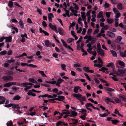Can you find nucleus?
I'll return each mask as SVG.
<instances>
[{"label":"nucleus","mask_w":126,"mask_h":126,"mask_svg":"<svg viewBox=\"0 0 126 126\" xmlns=\"http://www.w3.org/2000/svg\"><path fill=\"white\" fill-rule=\"evenodd\" d=\"M83 69L84 71L86 72L87 73L89 72V67H83Z\"/></svg>","instance_id":"45"},{"label":"nucleus","mask_w":126,"mask_h":126,"mask_svg":"<svg viewBox=\"0 0 126 126\" xmlns=\"http://www.w3.org/2000/svg\"><path fill=\"white\" fill-rule=\"evenodd\" d=\"M13 2L12 1H9L8 5V6L10 8H12L13 7Z\"/></svg>","instance_id":"38"},{"label":"nucleus","mask_w":126,"mask_h":126,"mask_svg":"<svg viewBox=\"0 0 126 126\" xmlns=\"http://www.w3.org/2000/svg\"><path fill=\"white\" fill-rule=\"evenodd\" d=\"M66 65L64 64H62L61 65V67H62V69L63 70H64L65 71H66Z\"/></svg>","instance_id":"29"},{"label":"nucleus","mask_w":126,"mask_h":126,"mask_svg":"<svg viewBox=\"0 0 126 126\" xmlns=\"http://www.w3.org/2000/svg\"><path fill=\"white\" fill-rule=\"evenodd\" d=\"M113 11L115 14H116L119 13V10L115 8H114L113 9Z\"/></svg>","instance_id":"33"},{"label":"nucleus","mask_w":126,"mask_h":126,"mask_svg":"<svg viewBox=\"0 0 126 126\" xmlns=\"http://www.w3.org/2000/svg\"><path fill=\"white\" fill-rule=\"evenodd\" d=\"M99 114V116L102 117H104L108 116V113H105L103 114Z\"/></svg>","instance_id":"30"},{"label":"nucleus","mask_w":126,"mask_h":126,"mask_svg":"<svg viewBox=\"0 0 126 126\" xmlns=\"http://www.w3.org/2000/svg\"><path fill=\"white\" fill-rule=\"evenodd\" d=\"M123 37L121 36H118L116 39V40L115 41L116 43H120L121 41V40L122 39Z\"/></svg>","instance_id":"11"},{"label":"nucleus","mask_w":126,"mask_h":126,"mask_svg":"<svg viewBox=\"0 0 126 126\" xmlns=\"http://www.w3.org/2000/svg\"><path fill=\"white\" fill-rule=\"evenodd\" d=\"M80 87L79 86H75L73 89V91L75 93H78V90L80 88Z\"/></svg>","instance_id":"14"},{"label":"nucleus","mask_w":126,"mask_h":126,"mask_svg":"<svg viewBox=\"0 0 126 126\" xmlns=\"http://www.w3.org/2000/svg\"><path fill=\"white\" fill-rule=\"evenodd\" d=\"M21 36L22 38V39L20 40L23 43L25 42V38L24 37L23 34H21Z\"/></svg>","instance_id":"46"},{"label":"nucleus","mask_w":126,"mask_h":126,"mask_svg":"<svg viewBox=\"0 0 126 126\" xmlns=\"http://www.w3.org/2000/svg\"><path fill=\"white\" fill-rule=\"evenodd\" d=\"M116 67L119 68L118 71L121 74V75L126 76V68L121 69L122 68L121 67L118 66L117 65H116Z\"/></svg>","instance_id":"2"},{"label":"nucleus","mask_w":126,"mask_h":126,"mask_svg":"<svg viewBox=\"0 0 126 126\" xmlns=\"http://www.w3.org/2000/svg\"><path fill=\"white\" fill-rule=\"evenodd\" d=\"M7 53V51L5 50L1 51L0 52V55H3L6 54Z\"/></svg>","instance_id":"36"},{"label":"nucleus","mask_w":126,"mask_h":126,"mask_svg":"<svg viewBox=\"0 0 126 126\" xmlns=\"http://www.w3.org/2000/svg\"><path fill=\"white\" fill-rule=\"evenodd\" d=\"M109 26L107 25H105L104 28H102V29H104V30H106L108 29L109 28Z\"/></svg>","instance_id":"63"},{"label":"nucleus","mask_w":126,"mask_h":126,"mask_svg":"<svg viewBox=\"0 0 126 126\" xmlns=\"http://www.w3.org/2000/svg\"><path fill=\"white\" fill-rule=\"evenodd\" d=\"M64 11L66 12L65 14L68 17H70V15L69 13V10H64Z\"/></svg>","instance_id":"41"},{"label":"nucleus","mask_w":126,"mask_h":126,"mask_svg":"<svg viewBox=\"0 0 126 126\" xmlns=\"http://www.w3.org/2000/svg\"><path fill=\"white\" fill-rule=\"evenodd\" d=\"M111 13V12H107L106 13V15L107 17L109 18L110 17V15Z\"/></svg>","instance_id":"47"},{"label":"nucleus","mask_w":126,"mask_h":126,"mask_svg":"<svg viewBox=\"0 0 126 126\" xmlns=\"http://www.w3.org/2000/svg\"><path fill=\"white\" fill-rule=\"evenodd\" d=\"M97 52L100 55L102 56H104L105 53L104 52L103 50L101 49L97 51Z\"/></svg>","instance_id":"10"},{"label":"nucleus","mask_w":126,"mask_h":126,"mask_svg":"<svg viewBox=\"0 0 126 126\" xmlns=\"http://www.w3.org/2000/svg\"><path fill=\"white\" fill-rule=\"evenodd\" d=\"M29 80L30 82L34 83H36L37 82L36 80L33 78H30L29 79Z\"/></svg>","instance_id":"27"},{"label":"nucleus","mask_w":126,"mask_h":126,"mask_svg":"<svg viewBox=\"0 0 126 126\" xmlns=\"http://www.w3.org/2000/svg\"><path fill=\"white\" fill-rule=\"evenodd\" d=\"M59 33L61 35L64 36L65 35V32L61 28L59 27L58 29Z\"/></svg>","instance_id":"6"},{"label":"nucleus","mask_w":126,"mask_h":126,"mask_svg":"<svg viewBox=\"0 0 126 126\" xmlns=\"http://www.w3.org/2000/svg\"><path fill=\"white\" fill-rule=\"evenodd\" d=\"M112 123L115 125H116L117 123L119 122V121L116 120H111Z\"/></svg>","instance_id":"32"},{"label":"nucleus","mask_w":126,"mask_h":126,"mask_svg":"<svg viewBox=\"0 0 126 126\" xmlns=\"http://www.w3.org/2000/svg\"><path fill=\"white\" fill-rule=\"evenodd\" d=\"M39 73L41 74L42 76L43 77H46V75L45 74L44 72V71H40L39 70Z\"/></svg>","instance_id":"37"},{"label":"nucleus","mask_w":126,"mask_h":126,"mask_svg":"<svg viewBox=\"0 0 126 126\" xmlns=\"http://www.w3.org/2000/svg\"><path fill=\"white\" fill-rule=\"evenodd\" d=\"M15 60H8L6 61V62H7L8 63H11L14 62Z\"/></svg>","instance_id":"50"},{"label":"nucleus","mask_w":126,"mask_h":126,"mask_svg":"<svg viewBox=\"0 0 126 126\" xmlns=\"http://www.w3.org/2000/svg\"><path fill=\"white\" fill-rule=\"evenodd\" d=\"M107 35L108 36L111 38L114 37L115 34L114 33L112 32L108 31L107 32Z\"/></svg>","instance_id":"8"},{"label":"nucleus","mask_w":126,"mask_h":126,"mask_svg":"<svg viewBox=\"0 0 126 126\" xmlns=\"http://www.w3.org/2000/svg\"><path fill=\"white\" fill-rule=\"evenodd\" d=\"M62 113L63 115L65 114H66L67 112V110H62Z\"/></svg>","instance_id":"62"},{"label":"nucleus","mask_w":126,"mask_h":126,"mask_svg":"<svg viewBox=\"0 0 126 126\" xmlns=\"http://www.w3.org/2000/svg\"><path fill=\"white\" fill-rule=\"evenodd\" d=\"M6 39L5 41L8 42H10L12 41V36H9L8 37H5Z\"/></svg>","instance_id":"20"},{"label":"nucleus","mask_w":126,"mask_h":126,"mask_svg":"<svg viewBox=\"0 0 126 126\" xmlns=\"http://www.w3.org/2000/svg\"><path fill=\"white\" fill-rule=\"evenodd\" d=\"M105 89L108 91L109 92H115V90L112 88H110L109 87H105Z\"/></svg>","instance_id":"24"},{"label":"nucleus","mask_w":126,"mask_h":126,"mask_svg":"<svg viewBox=\"0 0 126 126\" xmlns=\"http://www.w3.org/2000/svg\"><path fill=\"white\" fill-rule=\"evenodd\" d=\"M120 54L124 58L126 57V53L120 51Z\"/></svg>","instance_id":"34"},{"label":"nucleus","mask_w":126,"mask_h":126,"mask_svg":"<svg viewBox=\"0 0 126 126\" xmlns=\"http://www.w3.org/2000/svg\"><path fill=\"white\" fill-rule=\"evenodd\" d=\"M77 115V113L74 111H72L71 112V114L69 115L70 117H72V116L74 117V116H76Z\"/></svg>","instance_id":"25"},{"label":"nucleus","mask_w":126,"mask_h":126,"mask_svg":"<svg viewBox=\"0 0 126 126\" xmlns=\"http://www.w3.org/2000/svg\"><path fill=\"white\" fill-rule=\"evenodd\" d=\"M51 91L53 92L54 93H56V94L57 93L58 91V89L57 88H55L52 90Z\"/></svg>","instance_id":"42"},{"label":"nucleus","mask_w":126,"mask_h":126,"mask_svg":"<svg viewBox=\"0 0 126 126\" xmlns=\"http://www.w3.org/2000/svg\"><path fill=\"white\" fill-rule=\"evenodd\" d=\"M13 125V123L12 121H8L7 123V126H12Z\"/></svg>","instance_id":"51"},{"label":"nucleus","mask_w":126,"mask_h":126,"mask_svg":"<svg viewBox=\"0 0 126 126\" xmlns=\"http://www.w3.org/2000/svg\"><path fill=\"white\" fill-rule=\"evenodd\" d=\"M118 63L120 66L122 68H124L125 67V63L122 61L118 60Z\"/></svg>","instance_id":"9"},{"label":"nucleus","mask_w":126,"mask_h":126,"mask_svg":"<svg viewBox=\"0 0 126 126\" xmlns=\"http://www.w3.org/2000/svg\"><path fill=\"white\" fill-rule=\"evenodd\" d=\"M6 99L4 97L2 96H0V100H2L0 101V102L1 103V104H3L5 102Z\"/></svg>","instance_id":"16"},{"label":"nucleus","mask_w":126,"mask_h":126,"mask_svg":"<svg viewBox=\"0 0 126 126\" xmlns=\"http://www.w3.org/2000/svg\"><path fill=\"white\" fill-rule=\"evenodd\" d=\"M85 106L86 108V109L87 108H88V107H91L93 109L95 108V107L92 104L90 103H86L85 104Z\"/></svg>","instance_id":"13"},{"label":"nucleus","mask_w":126,"mask_h":126,"mask_svg":"<svg viewBox=\"0 0 126 126\" xmlns=\"http://www.w3.org/2000/svg\"><path fill=\"white\" fill-rule=\"evenodd\" d=\"M109 30L111 31L112 32H116L117 30L116 29L114 28H111L109 29Z\"/></svg>","instance_id":"53"},{"label":"nucleus","mask_w":126,"mask_h":126,"mask_svg":"<svg viewBox=\"0 0 126 126\" xmlns=\"http://www.w3.org/2000/svg\"><path fill=\"white\" fill-rule=\"evenodd\" d=\"M113 20L110 18H108L107 19V22L108 23L111 24L113 22Z\"/></svg>","instance_id":"52"},{"label":"nucleus","mask_w":126,"mask_h":126,"mask_svg":"<svg viewBox=\"0 0 126 126\" xmlns=\"http://www.w3.org/2000/svg\"><path fill=\"white\" fill-rule=\"evenodd\" d=\"M28 85V83L27 82H25L21 84V85L23 87H25Z\"/></svg>","instance_id":"56"},{"label":"nucleus","mask_w":126,"mask_h":126,"mask_svg":"<svg viewBox=\"0 0 126 126\" xmlns=\"http://www.w3.org/2000/svg\"><path fill=\"white\" fill-rule=\"evenodd\" d=\"M111 99L107 97L105 98V101L107 104H109V102H110Z\"/></svg>","instance_id":"28"},{"label":"nucleus","mask_w":126,"mask_h":126,"mask_svg":"<svg viewBox=\"0 0 126 126\" xmlns=\"http://www.w3.org/2000/svg\"><path fill=\"white\" fill-rule=\"evenodd\" d=\"M107 67H111L112 68H114V63H109L108 64L106 65Z\"/></svg>","instance_id":"22"},{"label":"nucleus","mask_w":126,"mask_h":126,"mask_svg":"<svg viewBox=\"0 0 126 126\" xmlns=\"http://www.w3.org/2000/svg\"><path fill=\"white\" fill-rule=\"evenodd\" d=\"M52 56L56 58H58V55L56 53H53L52 54Z\"/></svg>","instance_id":"60"},{"label":"nucleus","mask_w":126,"mask_h":126,"mask_svg":"<svg viewBox=\"0 0 126 126\" xmlns=\"http://www.w3.org/2000/svg\"><path fill=\"white\" fill-rule=\"evenodd\" d=\"M56 125L57 126H64L68 125L67 124V123H64L61 121H59L57 123Z\"/></svg>","instance_id":"5"},{"label":"nucleus","mask_w":126,"mask_h":126,"mask_svg":"<svg viewBox=\"0 0 126 126\" xmlns=\"http://www.w3.org/2000/svg\"><path fill=\"white\" fill-rule=\"evenodd\" d=\"M92 32V30L91 29H89L87 31V33L88 35L90 34Z\"/></svg>","instance_id":"59"},{"label":"nucleus","mask_w":126,"mask_h":126,"mask_svg":"<svg viewBox=\"0 0 126 126\" xmlns=\"http://www.w3.org/2000/svg\"><path fill=\"white\" fill-rule=\"evenodd\" d=\"M73 95L79 101L82 105H83L84 104V103L83 101H86V97L85 96H82V95L79 93L78 94H73Z\"/></svg>","instance_id":"1"},{"label":"nucleus","mask_w":126,"mask_h":126,"mask_svg":"<svg viewBox=\"0 0 126 126\" xmlns=\"http://www.w3.org/2000/svg\"><path fill=\"white\" fill-rule=\"evenodd\" d=\"M97 51L99 50L100 49H101L100 47V43H98L97 45Z\"/></svg>","instance_id":"57"},{"label":"nucleus","mask_w":126,"mask_h":126,"mask_svg":"<svg viewBox=\"0 0 126 126\" xmlns=\"http://www.w3.org/2000/svg\"><path fill=\"white\" fill-rule=\"evenodd\" d=\"M18 105V104H12V108H14V110H16V108L17 106Z\"/></svg>","instance_id":"44"},{"label":"nucleus","mask_w":126,"mask_h":126,"mask_svg":"<svg viewBox=\"0 0 126 126\" xmlns=\"http://www.w3.org/2000/svg\"><path fill=\"white\" fill-rule=\"evenodd\" d=\"M110 51L113 57H117V54L115 51L112 50H110Z\"/></svg>","instance_id":"19"},{"label":"nucleus","mask_w":126,"mask_h":126,"mask_svg":"<svg viewBox=\"0 0 126 126\" xmlns=\"http://www.w3.org/2000/svg\"><path fill=\"white\" fill-rule=\"evenodd\" d=\"M11 85L10 84V82L7 83H5L4 84L3 86L5 87L9 88L10 87Z\"/></svg>","instance_id":"35"},{"label":"nucleus","mask_w":126,"mask_h":126,"mask_svg":"<svg viewBox=\"0 0 126 126\" xmlns=\"http://www.w3.org/2000/svg\"><path fill=\"white\" fill-rule=\"evenodd\" d=\"M119 97L120 98L122 99L123 101L126 102V98L125 97L122 96H119Z\"/></svg>","instance_id":"64"},{"label":"nucleus","mask_w":126,"mask_h":126,"mask_svg":"<svg viewBox=\"0 0 126 126\" xmlns=\"http://www.w3.org/2000/svg\"><path fill=\"white\" fill-rule=\"evenodd\" d=\"M41 85L43 86H45L47 88H49L50 87V85L47 84H41Z\"/></svg>","instance_id":"58"},{"label":"nucleus","mask_w":126,"mask_h":126,"mask_svg":"<svg viewBox=\"0 0 126 126\" xmlns=\"http://www.w3.org/2000/svg\"><path fill=\"white\" fill-rule=\"evenodd\" d=\"M103 12L102 11H100L97 15V18H100L101 17H103Z\"/></svg>","instance_id":"15"},{"label":"nucleus","mask_w":126,"mask_h":126,"mask_svg":"<svg viewBox=\"0 0 126 126\" xmlns=\"http://www.w3.org/2000/svg\"><path fill=\"white\" fill-rule=\"evenodd\" d=\"M72 121H73L72 123H69V125H70V126H75L78 123V121L77 120L75 119H72Z\"/></svg>","instance_id":"7"},{"label":"nucleus","mask_w":126,"mask_h":126,"mask_svg":"<svg viewBox=\"0 0 126 126\" xmlns=\"http://www.w3.org/2000/svg\"><path fill=\"white\" fill-rule=\"evenodd\" d=\"M92 11L91 10H90L88 11L86 13V16L87 17H88L90 16V13Z\"/></svg>","instance_id":"54"},{"label":"nucleus","mask_w":126,"mask_h":126,"mask_svg":"<svg viewBox=\"0 0 126 126\" xmlns=\"http://www.w3.org/2000/svg\"><path fill=\"white\" fill-rule=\"evenodd\" d=\"M114 101L117 103H119L121 102V100L119 98H117L114 100Z\"/></svg>","instance_id":"48"},{"label":"nucleus","mask_w":126,"mask_h":126,"mask_svg":"<svg viewBox=\"0 0 126 126\" xmlns=\"http://www.w3.org/2000/svg\"><path fill=\"white\" fill-rule=\"evenodd\" d=\"M19 24L21 28L23 29L24 27V24L21 20L19 21Z\"/></svg>","instance_id":"40"},{"label":"nucleus","mask_w":126,"mask_h":126,"mask_svg":"<svg viewBox=\"0 0 126 126\" xmlns=\"http://www.w3.org/2000/svg\"><path fill=\"white\" fill-rule=\"evenodd\" d=\"M2 79L4 81L7 82L12 80L13 79V77L10 76H3Z\"/></svg>","instance_id":"4"},{"label":"nucleus","mask_w":126,"mask_h":126,"mask_svg":"<svg viewBox=\"0 0 126 126\" xmlns=\"http://www.w3.org/2000/svg\"><path fill=\"white\" fill-rule=\"evenodd\" d=\"M21 98V97L18 95H16L14 96L13 99L14 100H18Z\"/></svg>","instance_id":"23"},{"label":"nucleus","mask_w":126,"mask_h":126,"mask_svg":"<svg viewBox=\"0 0 126 126\" xmlns=\"http://www.w3.org/2000/svg\"><path fill=\"white\" fill-rule=\"evenodd\" d=\"M117 7L118 9L119 10H122L124 9L123 7L122 6V4L121 3H119L117 5Z\"/></svg>","instance_id":"21"},{"label":"nucleus","mask_w":126,"mask_h":126,"mask_svg":"<svg viewBox=\"0 0 126 126\" xmlns=\"http://www.w3.org/2000/svg\"><path fill=\"white\" fill-rule=\"evenodd\" d=\"M109 6V4L108 3L106 2H105V4L104 5V6L105 8H108Z\"/></svg>","instance_id":"61"},{"label":"nucleus","mask_w":126,"mask_h":126,"mask_svg":"<svg viewBox=\"0 0 126 126\" xmlns=\"http://www.w3.org/2000/svg\"><path fill=\"white\" fill-rule=\"evenodd\" d=\"M82 39V36H80L79 39L76 42V43L79 44V42L81 41V40Z\"/></svg>","instance_id":"55"},{"label":"nucleus","mask_w":126,"mask_h":126,"mask_svg":"<svg viewBox=\"0 0 126 126\" xmlns=\"http://www.w3.org/2000/svg\"><path fill=\"white\" fill-rule=\"evenodd\" d=\"M28 67H30L33 68H35L37 67V66L36 65L32 64H30L27 65Z\"/></svg>","instance_id":"39"},{"label":"nucleus","mask_w":126,"mask_h":126,"mask_svg":"<svg viewBox=\"0 0 126 126\" xmlns=\"http://www.w3.org/2000/svg\"><path fill=\"white\" fill-rule=\"evenodd\" d=\"M87 111V110L85 109H81V110H80L79 111V112H81L83 114V116L85 117L86 116V112Z\"/></svg>","instance_id":"12"},{"label":"nucleus","mask_w":126,"mask_h":126,"mask_svg":"<svg viewBox=\"0 0 126 126\" xmlns=\"http://www.w3.org/2000/svg\"><path fill=\"white\" fill-rule=\"evenodd\" d=\"M45 43L46 47H51V45L50 44L48 40H46L45 41Z\"/></svg>","instance_id":"18"},{"label":"nucleus","mask_w":126,"mask_h":126,"mask_svg":"<svg viewBox=\"0 0 126 126\" xmlns=\"http://www.w3.org/2000/svg\"><path fill=\"white\" fill-rule=\"evenodd\" d=\"M57 97L58 98H56L49 99L48 101H53L54 100H56L61 101H62V100H63L65 99L64 96L63 95H58L57 96Z\"/></svg>","instance_id":"3"},{"label":"nucleus","mask_w":126,"mask_h":126,"mask_svg":"<svg viewBox=\"0 0 126 126\" xmlns=\"http://www.w3.org/2000/svg\"><path fill=\"white\" fill-rule=\"evenodd\" d=\"M27 94L29 95H32L33 96H36V94L35 93L32 92H29L27 93Z\"/></svg>","instance_id":"43"},{"label":"nucleus","mask_w":126,"mask_h":126,"mask_svg":"<svg viewBox=\"0 0 126 126\" xmlns=\"http://www.w3.org/2000/svg\"><path fill=\"white\" fill-rule=\"evenodd\" d=\"M48 26L50 29L53 31L55 29V28L56 27L55 25H53L51 23H49L48 24Z\"/></svg>","instance_id":"17"},{"label":"nucleus","mask_w":126,"mask_h":126,"mask_svg":"<svg viewBox=\"0 0 126 126\" xmlns=\"http://www.w3.org/2000/svg\"><path fill=\"white\" fill-rule=\"evenodd\" d=\"M74 41V40L73 38H69L68 39L67 42L68 43H71Z\"/></svg>","instance_id":"49"},{"label":"nucleus","mask_w":126,"mask_h":126,"mask_svg":"<svg viewBox=\"0 0 126 126\" xmlns=\"http://www.w3.org/2000/svg\"><path fill=\"white\" fill-rule=\"evenodd\" d=\"M61 40L63 46L66 48H67V47L68 45L66 42L63 39H61Z\"/></svg>","instance_id":"31"},{"label":"nucleus","mask_w":126,"mask_h":126,"mask_svg":"<svg viewBox=\"0 0 126 126\" xmlns=\"http://www.w3.org/2000/svg\"><path fill=\"white\" fill-rule=\"evenodd\" d=\"M81 17L83 19V20L85 21L86 20V17L85 15V13L84 12H81Z\"/></svg>","instance_id":"26"}]
</instances>
